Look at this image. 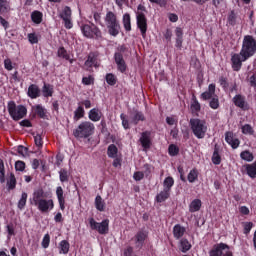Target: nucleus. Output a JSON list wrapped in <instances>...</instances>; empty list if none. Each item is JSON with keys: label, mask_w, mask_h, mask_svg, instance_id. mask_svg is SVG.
Returning a JSON list of instances; mask_svg holds the SVG:
<instances>
[{"label": "nucleus", "mask_w": 256, "mask_h": 256, "mask_svg": "<svg viewBox=\"0 0 256 256\" xmlns=\"http://www.w3.org/2000/svg\"><path fill=\"white\" fill-rule=\"evenodd\" d=\"M45 191L38 189L33 192L32 205H35L41 213H49L55 207L53 199H45Z\"/></svg>", "instance_id": "obj_1"}, {"label": "nucleus", "mask_w": 256, "mask_h": 256, "mask_svg": "<svg viewBox=\"0 0 256 256\" xmlns=\"http://www.w3.org/2000/svg\"><path fill=\"white\" fill-rule=\"evenodd\" d=\"M256 53V40L251 35H246L243 38L242 48L240 50V55L243 57V61L253 57Z\"/></svg>", "instance_id": "obj_2"}, {"label": "nucleus", "mask_w": 256, "mask_h": 256, "mask_svg": "<svg viewBox=\"0 0 256 256\" xmlns=\"http://www.w3.org/2000/svg\"><path fill=\"white\" fill-rule=\"evenodd\" d=\"M189 125L196 139H205V135H207L208 130L207 122L205 120L191 118Z\"/></svg>", "instance_id": "obj_3"}, {"label": "nucleus", "mask_w": 256, "mask_h": 256, "mask_svg": "<svg viewBox=\"0 0 256 256\" xmlns=\"http://www.w3.org/2000/svg\"><path fill=\"white\" fill-rule=\"evenodd\" d=\"M95 133V124L90 121L81 122L77 128L73 130V135L76 139H88Z\"/></svg>", "instance_id": "obj_4"}, {"label": "nucleus", "mask_w": 256, "mask_h": 256, "mask_svg": "<svg viewBox=\"0 0 256 256\" xmlns=\"http://www.w3.org/2000/svg\"><path fill=\"white\" fill-rule=\"evenodd\" d=\"M106 27L108 29L109 35L112 37H117L121 31V24H119V20L117 19V14H114L112 11H108L104 18Z\"/></svg>", "instance_id": "obj_5"}, {"label": "nucleus", "mask_w": 256, "mask_h": 256, "mask_svg": "<svg viewBox=\"0 0 256 256\" xmlns=\"http://www.w3.org/2000/svg\"><path fill=\"white\" fill-rule=\"evenodd\" d=\"M146 13H147V8L142 4H139L136 10V25L138 29H140L141 35L144 38L147 37V29H148Z\"/></svg>", "instance_id": "obj_6"}, {"label": "nucleus", "mask_w": 256, "mask_h": 256, "mask_svg": "<svg viewBox=\"0 0 256 256\" xmlns=\"http://www.w3.org/2000/svg\"><path fill=\"white\" fill-rule=\"evenodd\" d=\"M8 113L14 121H19L27 115V108L23 105L15 104V101L8 102Z\"/></svg>", "instance_id": "obj_7"}, {"label": "nucleus", "mask_w": 256, "mask_h": 256, "mask_svg": "<svg viewBox=\"0 0 256 256\" xmlns=\"http://www.w3.org/2000/svg\"><path fill=\"white\" fill-rule=\"evenodd\" d=\"M81 31L84 37H87L88 39H103V33L101 32V29H99V27H97L95 24L82 25Z\"/></svg>", "instance_id": "obj_8"}, {"label": "nucleus", "mask_w": 256, "mask_h": 256, "mask_svg": "<svg viewBox=\"0 0 256 256\" xmlns=\"http://www.w3.org/2000/svg\"><path fill=\"white\" fill-rule=\"evenodd\" d=\"M89 224L93 231H98L100 235H107L109 233V219H105L102 222H97L95 219L90 218Z\"/></svg>", "instance_id": "obj_9"}, {"label": "nucleus", "mask_w": 256, "mask_h": 256, "mask_svg": "<svg viewBox=\"0 0 256 256\" xmlns=\"http://www.w3.org/2000/svg\"><path fill=\"white\" fill-rule=\"evenodd\" d=\"M210 256H233V252L229 245L219 243L214 245L213 249L209 252Z\"/></svg>", "instance_id": "obj_10"}, {"label": "nucleus", "mask_w": 256, "mask_h": 256, "mask_svg": "<svg viewBox=\"0 0 256 256\" xmlns=\"http://www.w3.org/2000/svg\"><path fill=\"white\" fill-rule=\"evenodd\" d=\"M71 7L65 6L62 10V13L59 14L60 19L64 21V27L66 29H73V22L71 21Z\"/></svg>", "instance_id": "obj_11"}, {"label": "nucleus", "mask_w": 256, "mask_h": 256, "mask_svg": "<svg viewBox=\"0 0 256 256\" xmlns=\"http://www.w3.org/2000/svg\"><path fill=\"white\" fill-rule=\"evenodd\" d=\"M147 237H149V234L147 231L140 230L138 231L135 236L132 238V241H134V245L136 249H142L143 245H145V241L147 240Z\"/></svg>", "instance_id": "obj_12"}, {"label": "nucleus", "mask_w": 256, "mask_h": 256, "mask_svg": "<svg viewBox=\"0 0 256 256\" xmlns=\"http://www.w3.org/2000/svg\"><path fill=\"white\" fill-rule=\"evenodd\" d=\"M114 59L118 71H120V73H125V71H127V64L125 63V59H123V54L116 52L114 54Z\"/></svg>", "instance_id": "obj_13"}, {"label": "nucleus", "mask_w": 256, "mask_h": 256, "mask_svg": "<svg viewBox=\"0 0 256 256\" xmlns=\"http://www.w3.org/2000/svg\"><path fill=\"white\" fill-rule=\"evenodd\" d=\"M245 61L247 60H243V56H241V53L233 54L231 57L232 69L234 71H239L243 66V62Z\"/></svg>", "instance_id": "obj_14"}, {"label": "nucleus", "mask_w": 256, "mask_h": 256, "mask_svg": "<svg viewBox=\"0 0 256 256\" xmlns=\"http://www.w3.org/2000/svg\"><path fill=\"white\" fill-rule=\"evenodd\" d=\"M140 143L144 149H149L151 147V132H143L140 137Z\"/></svg>", "instance_id": "obj_15"}, {"label": "nucleus", "mask_w": 256, "mask_h": 256, "mask_svg": "<svg viewBox=\"0 0 256 256\" xmlns=\"http://www.w3.org/2000/svg\"><path fill=\"white\" fill-rule=\"evenodd\" d=\"M84 67L86 71H91L92 67H97V57L95 56L94 53H90L88 55V58L84 63Z\"/></svg>", "instance_id": "obj_16"}, {"label": "nucleus", "mask_w": 256, "mask_h": 256, "mask_svg": "<svg viewBox=\"0 0 256 256\" xmlns=\"http://www.w3.org/2000/svg\"><path fill=\"white\" fill-rule=\"evenodd\" d=\"M27 95L28 97H30V99H37V97H40L41 90L39 89V86H37L36 84H31L28 87Z\"/></svg>", "instance_id": "obj_17"}, {"label": "nucleus", "mask_w": 256, "mask_h": 256, "mask_svg": "<svg viewBox=\"0 0 256 256\" xmlns=\"http://www.w3.org/2000/svg\"><path fill=\"white\" fill-rule=\"evenodd\" d=\"M56 196H57L61 211H65V196H64L63 188L61 186H58L56 188Z\"/></svg>", "instance_id": "obj_18"}, {"label": "nucleus", "mask_w": 256, "mask_h": 256, "mask_svg": "<svg viewBox=\"0 0 256 256\" xmlns=\"http://www.w3.org/2000/svg\"><path fill=\"white\" fill-rule=\"evenodd\" d=\"M233 103L236 107H239L240 109H247V102L245 101V96L241 94L234 96Z\"/></svg>", "instance_id": "obj_19"}, {"label": "nucleus", "mask_w": 256, "mask_h": 256, "mask_svg": "<svg viewBox=\"0 0 256 256\" xmlns=\"http://www.w3.org/2000/svg\"><path fill=\"white\" fill-rule=\"evenodd\" d=\"M213 95H215V84H210L208 90L202 93L200 97L203 101H209L213 98Z\"/></svg>", "instance_id": "obj_20"}, {"label": "nucleus", "mask_w": 256, "mask_h": 256, "mask_svg": "<svg viewBox=\"0 0 256 256\" xmlns=\"http://www.w3.org/2000/svg\"><path fill=\"white\" fill-rule=\"evenodd\" d=\"M139 121H145V114L136 110L132 113L130 123H133V125H138Z\"/></svg>", "instance_id": "obj_21"}, {"label": "nucleus", "mask_w": 256, "mask_h": 256, "mask_svg": "<svg viewBox=\"0 0 256 256\" xmlns=\"http://www.w3.org/2000/svg\"><path fill=\"white\" fill-rule=\"evenodd\" d=\"M101 115V110L97 108L91 109L88 113L90 121H94V123H97V121H101Z\"/></svg>", "instance_id": "obj_22"}, {"label": "nucleus", "mask_w": 256, "mask_h": 256, "mask_svg": "<svg viewBox=\"0 0 256 256\" xmlns=\"http://www.w3.org/2000/svg\"><path fill=\"white\" fill-rule=\"evenodd\" d=\"M32 109L35 114L40 117V119H45V117H47V110L43 106H41V104L33 106Z\"/></svg>", "instance_id": "obj_23"}, {"label": "nucleus", "mask_w": 256, "mask_h": 256, "mask_svg": "<svg viewBox=\"0 0 256 256\" xmlns=\"http://www.w3.org/2000/svg\"><path fill=\"white\" fill-rule=\"evenodd\" d=\"M185 227L181 226L180 224H176L173 228V235L175 239H181L185 235Z\"/></svg>", "instance_id": "obj_24"}, {"label": "nucleus", "mask_w": 256, "mask_h": 256, "mask_svg": "<svg viewBox=\"0 0 256 256\" xmlns=\"http://www.w3.org/2000/svg\"><path fill=\"white\" fill-rule=\"evenodd\" d=\"M244 167L246 169L247 175L251 177V179H255L256 178V162L252 164H246Z\"/></svg>", "instance_id": "obj_25"}, {"label": "nucleus", "mask_w": 256, "mask_h": 256, "mask_svg": "<svg viewBox=\"0 0 256 256\" xmlns=\"http://www.w3.org/2000/svg\"><path fill=\"white\" fill-rule=\"evenodd\" d=\"M29 197V195L27 194V192H22L18 203H17V207L20 211H23V209H25V206L27 205V198Z\"/></svg>", "instance_id": "obj_26"}, {"label": "nucleus", "mask_w": 256, "mask_h": 256, "mask_svg": "<svg viewBox=\"0 0 256 256\" xmlns=\"http://www.w3.org/2000/svg\"><path fill=\"white\" fill-rule=\"evenodd\" d=\"M171 192L169 190L163 189L159 194L156 196L157 203H163V201H167V198L170 197Z\"/></svg>", "instance_id": "obj_27"}, {"label": "nucleus", "mask_w": 256, "mask_h": 256, "mask_svg": "<svg viewBox=\"0 0 256 256\" xmlns=\"http://www.w3.org/2000/svg\"><path fill=\"white\" fill-rule=\"evenodd\" d=\"M201 200L199 199H194L190 205H189V211L190 213H196V211H199L201 209Z\"/></svg>", "instance_id": "obj_28"}, {"label": "nucleus", "mask_w": 256, "mask_h": 256, "mask_svg": "<svg viewBox=\"0 0 256 256\" xmlns=\"http://www.w3.org/2000/svg\"><path fill=\"white\" fill-rule=\"evenodd\" d=\"M117 153H119V149L115 144H111L108 146V149H107L108 157H110L111 159H116Z\"/></svg>", "instance_id": "obj_29"}, {"label": "nucleus", "mask_w": 256, "mask_h": 256, "mask_svg": "<svg viewBox=\"0 0 256 256\" xmlns=\"http://www.w3.org/2000/svg\"><path fill=\"white\" fill-rule=\"evenodd\" d=\"M31 20L33 21V23H35L36 25H40V23H42L43 21V13L39 12V11H34L31 14Z\"/></svg>", "instance_id": "obj_30"}, {"label": "nucleus", "mask_w": 256, "mask_h": 256, "mask_svg": "<svg viewBox=\"0 0 256 256\" xmlns=\"http://www.w3.org/2000/svg\"><path fill=\"white\" fill-rule=\"evenodd\" d=\"M85 117V109L83 106H78L77 109L74 111V121H79L80 119H83Z\"/></svg>", "instance_id": "obj_31"}, {"label": "nucleus", "mask_w": 256, "mask_h": 256, "mask_svg": "<svg viewBox=\"0 0 256 256\" xmlns=\"http://www.w3.org/2000/svg\"><path fill=\"white\" fill-rule=\"evenodd\" d=\"M70 247H71V244H69V241L67 240H62L59 243L60 253H63V255H67V253H69Z\"/></svg>", "instance_id": "obj_32"}, {"label": "nucleus", "mask_w": 256, "mask_h": 256, "mask_svg": "<svg viewBox=\"0 0 256 256\" xmlns=\"http://www.w3.org/2000/svg\"><path fill=\"white\" fill-rule=\"evenodd\" d=\"M173 185H175V180L173 179V177L168 176L164 179V182H163L164 190L171 192V187H173Z\"/></svg>", "instance_id": "obj_33"}, {"label": "nucleus", "mask_w": 256, "mask_h": 256, "mask_svg": "<svg viewBox=\"0 0 256 256\" xmlns=\"http://www.w3.org/2000/svg\"><path fill=\"white\" fill-rule=\"evenodd\" d=\"M95 207L97 211H105V201H103V198L100 195L95 198Z\"/></svg>", "instance_id": "obj_34"}, {"label": "nucleus", "mask_w": 256, "mask_h": 256, "mask_svg": "<svg viewBox=\"0 0 256 256\" xmlns=\"http://www.w3.org/2000/svg\"><path fill=\"white\" fill-rule=\"evenodd\" d=\"M187 179L189 181V183H195V181H197V179H199V171L197 169H192L187 176Z\"/></svg>", "instance_id": "obj_35"}, {"label": "nucleus", "mask_w": 256, "mask_h": 256, "mask_svg": "<svg viewBox=\"0 0 256 256\" xmlns=\"http://www.w3.org/2000/svg\"><path fill=\"white\" fill-rule=\"evenodd\" d=\"M191 249V243L189 242V240L187 239H181L180 240V251H182V253H187V251H189Z\"/></svg>", "instance_id": "obj_36"}, {"label": "nucleus", "mask_w": 256, "mask_h": 256, "mask_svg": "<svg viewBox=\"0 0 256 256\" xmlns=\"http://www.w3.org/2000/svg\"><path fill=\"white\" fill-rule=\"evenodd\" d=\"M11 11V5L7 0H0V13H9Z\"/></svg>", "instance_id": "obj_37"}, {"label": "nucleus", "mask_w": 256, "mask_h": 256, "mask_svg": "<svg viewBox=\"0 0 256 256\" xmlns=\"http://www.w3.org/2000/svg\"><path fill=\"white\" fill-rule=\"evenodd\" d=\"M42 93L44 97H53V86L51 84H44Z\"/></svg>", "instance_id": "obj_38"}, {"label": "nucleus", "mask_w": 256, "mask_h": 256, "mask_svg": "<svg viewBox=\"0 0 256 256\" xmlns=\"http://www.w3.org/2000/svg\"><path fill=\"white\" fill-rule=\"evenodd\" d=\"M123 26L125 31H131V15L128 13L123 15Z\"/></svg>", "instance_id": "obj_39"}, {"label": "nucleus", "mask_w": 256, "mask_h": 256, "mask_svg": "<svg viewBox=\"0 0 256 256\" xmlns=\"http://www.w3.org/2000/svg\"><path fill=\"white\" fill-rule=\"evenodd\" d=\"M59 179H60L61 183H68L69 182V172L67 171V169L62 168L59 171Z\"/></svg>", "instance_id": "obj_40"}, {"label": "nucleus", "mask_w": 256, "mask_h": 256, "mask_svg": "<svg viewBox=\"0 0 256 256\" xmlns=\"http://www.w3.org/2000/svg\"><path fill=\"white\" fill-rule=\"evenodd\" d=\"M240 157L243 161H248V162H251L254 159L253 153L249 152V150H245L241 152Z\"/></svg>", "instance_id": "obj_41"}, {"label": "nucleus", "mask_w": 256, "mask_h": 256, "mask_svg": "<svg viewBox=\"0 0 256 256\" xmlns=\"http://www.w3.org/2000/svg\"><path fill=\"white\" fill-rule=\"evenodd\" d=\"M212 163H214V165H221V155H219V149L217 148H215L212 155Z\"/></svg>", "instance_id": "obj_42"}, {"label": "nucleus", "mask_w": 256, "mask_h": 256, "mask_svg": "<svg viewBox=\"0 0 256 256\" xmlns=\"http://www.w3.org/2000/svg\"><path fill=\"white\" fill-rule=\"evenodd\" d=\"M8 189L13 190L17 185V179L14 174H10V177L7 181Z\"/></svg>", "instance_id": "obj_43"}, {"label": "nucleus", "mask_w": 256, "mask_h": 256, "mask_svg": "<svg viewBox=\"0 0 256 256\" xmlns=\"http://www.w3.org/2000/svg\"><path fill=\"white\" fill-rule=\"evenodd\" d=\"M242 133L244 135H254L255 130L253 129V127L249 124H245L244 126H242Z\"/></svg>", "instance_id": "obj_44"}, {"label": "nucleus", "mask_w": 256, "mask_h": 256, "mask_svg": "<svg viewBox=\"0 0 256 256\" xmlns=\"http://www.w3.org/2000/svg\"><path fill=\"white\" fill-rule=\"evenodd\" d=\"M120 119L122 121V127L124 129H131L130 123H129V118L127 117V115H125L124 113H122L120 115Z\"/></svg>", "instance_id": "obj_45"}, {"label": "nucleus", "mask_w": 256, "mask_h": 256, "mask_svg": "<svg viewBox=\"0 0 256 256\" xmlns=\"http://www.w3.org/2000/svg\"><path fill=\"white\" fill-rule=\"evenodd\" d=\"M28 41L29 43H31V45H35L37 43H39V35H37V33H29L28 34Z\"/></svg>", "instance_id": "obj_46"}, {"label": "nucleus", "mask_w": 256, "mask_h": 256, "mask_svg": "<svg viewBox=\"0 0 256 256\" xmlns=\"http://www.w3.org/2000/svg\"><path fill=\"white\" fill-rule=\"evenodd\" d=\"M58 57H61L62 59H65L66 61H69V54L67 53V50H65L64 47H60L57 51Z\"/></svg>", "instance_id": "obj_47"}, {"label": "nucleus", "mask_w": 256, "mask_h": 256, "mask_svg": "<svg viewBox=\"0 0 256 256\" xmlns=\"http://www.w3.org/2000/svg\"><path fill=\"white\" fill-rule=\"evenodd\" d=\"M106 82L108 83V85H115L117 83V77H115V75H113L112 73H109L106 75Z\"/></svg>", "instance_id": "obj_48"}, {"label": "nucleus", "mask_w": 256, "mask_h": 256, "mask_svg": "<svg viewBox=\"0 0 256 256\" xmlns=\"http://www.w3.org/2000/svg\"><path fill=\"white\" fill-rule=\"evenodd\" d=\"M191 109L193 112H199L201 111V104L199 103V101H197V98H194L192 103H191Z\"/></svg>", "instance_id": "obj_49"}, {"label": "nucleus", "mask_w": 256, "mask_h": 256, "mask_svg": "<svg viewBox=\"0 0 256 256\" xmlns=\"http://www.w3.org/2000/svg\"><path fill=\"white\" fill-rule=\"evenodd\" d=\"M49 243H51V236L49 234H45L41 242L43 249H47L49 247Z\"/></svg>", "instance_id": "obj_50"}, {"label": "nucleus", "mask_w": 256, "mask_h": 256, "mask_svg": "<svg viewBox=\"0 0 256 256\" xmlns=\"http://www.w3.org/2000/svg\"><path fill=\"white\" fill-rule=\"evenodd\" d=\"M168 152L171 157H175V155H179V148L176 145L171 144L168 148Z\"/></svg>", "instance_id": "obj_51"}, {"label": "nucleus", "mask_w": 256, "mask_h": 256, "mask_svg": "<svg viewBox=\"0 0 256 256\" xmlns=\"http://www.w3.org/2000/svg\"><path fill=\"white\" fill-rule=\"evenodd\" d=\"M244 235H249L251 233V229H253V222H244Z\"/></svg>", "instance_id": "obj_52"}, {"label": "nucleus", "mask_w": 256, "mask_h": 256, "mask_svg": "<svg viewBox=\"0 0 256 256\" xmlns=\"http://www.w3.org/2000/svg\"><path fill=\"white\" fill-rule=\"evenodd\" d=\"M4 69H6V71H13V62L11 59L6 58L4 60Z\"/></svg>", "instance_id": "obj_53"}, {"label": "nucleus", "mask_w": 256, "mask_h": 256, "mask_svg": "<svg viewBox=\"0 0 256 256\" xmlns=\"http://www.w3.org/2000/svg\"><path fill=\"white\" fill-rule=\"evenodd\" d=\"M210 107L211 109H219V98L217 96L211 98Z\"/></svg>", "instance_id": "obj_54"}, {"label": "nucleus", "mask_w": 256, "mask_h": 256, "mask_svg": "<svg viewBox=\"0 0 256 256\" xmlns=\"http://www.w3.org/2000/svg\"><path fill=\"white\" fill-rule=\"evenodd\" d=\"M82 83L83 85H93V83H95V78H93V76L83 77Z\"/></svg>", "instance_id": "obj_55"}, {"label": "nucleus", "mask_w": 256, "mask_h": 256, "mask_svg": "<svg viewBox=\"0 0 256 256\" xmlns=\"http://www.w3.org/2000/svg\"><path fill=\"white\" fill-rule=\"evenodd\" d=\"M15 169L16 171H25V162L21 160L16 161Z\"/></svg>", "instance_id": "obj_56"}, {"label": "nucleus", "mask_w": 256, "mask_h": 256, "mask_svg": "<svg viewBox=\"0 0 256 256\" xmlns=\"http://www.w3.org/2000/svg\"><path fill=\"white\" fill-rule=\"evenodd\" d=\"M34 141H35L36 147H43V138H41V135L38 134L34 136Z\"/></svg>", "instance_id": "obj_57"}, {"label": "nucleus", "mask_w": 256, "mask_h": 256, "mask_svg": "<svg viewBox=\"0 0 256 256\" xmlns=\"http://www.w3.org/2000/svg\"><path fill=\"white\" fill-rule=\"evenodd\" d=\"M234 139L235 138L233 137V133L232 132H226V134H225V141L228 143V145H230L233 142Z\"/></svg>", "instance_id": "obj_58"}, {"label": "nucleus", "mask_w": 256, "mask_h": 256, "mask_svg": "<svg viewBox=\"0 0 256 256\" xmlns=\"http://www.w3.org/2000/svg\"><path fill=\"white\" fill-rule=\"evenodd\" d=\"M145 177V174L141 171L135 172L133 178L135 181H141Z\"/></svg>", "instance_id": "obj_59"}, {"label": "nucleus", "mask_w": 256, "mask_h": 256, "mask_svg": "<svg viewBox=\"0 0 256 256\" xmlns=\"http://www.w3.org/2000/svg\"><path fill=\"white\" fill-rule=\"evenodd\" d=\"M219 83H220L221 87H223L224 89H227V87H229V83H227V78H225V77H220Z\"/></svg>", "instance_id": "obj_60"}, {"label": "nucleus", "mask_w": 256, "mask_h": 256, "mask_svg": "<svg viewBox=\"0 0 256 256\" xmlns=\"http://www.w3.org/2000/svg\"><path fill=\"white\" fill-rule=\"evenodd\" d=\"M235 19H236L235 12L231 11L228 16V21H229L230 25H235Z\"/></svg>", "instance_id": "obj_61"}, {"label": "nucleus", "mask_w": 256, "mask_h": 256, "mask_svg": "<svg viewBox=\"0 0 256 256\" xmlns=\"http://www.w3.org/2000/svg\"><path fill=\"white\" fill-rule=\"evenodd\" d=\"M18 153H19V155H23V156L27 155V148L24 146H19Z\"/></svg>", "instance_id": "obj_62"}, {"label": "nucleus", "mask_w": 256, "mask_h": 256, "mask_svg": "<svg viewBox=\"0 0 256 256\" xmlns=\"http://www.w3.org/2000/svg\"><path fill=\"white\" fill-rule=\"evenodd\" d=\"M239 139L234 138V140H232L230 146L232 147V149H237V147H239Z\"/></svg>", "instance_id": "obj_63"}, {"label": "nucleus", "mask_w": 256, "mask_h": 256, "mask_svg": "<svg viewBox=\"0 0 256 256\" xmlns=\"http://www.w3.org/2000/svg\"><path fill=\"white\" fill-rule=\"evenodd\" d=\"M250 85L256 88V74L250 77Z\"/></svg>", "instance_id": "obj_64"}]
</instances>
